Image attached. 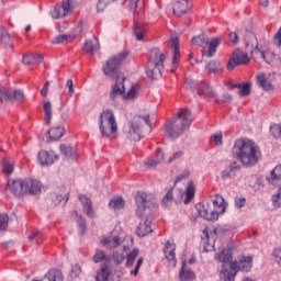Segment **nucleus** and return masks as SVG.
<instances>
[{
  "mask_svg": "<svg viewBox=\"0 0 281 281\" xmlns=\"http://www.w3.org/2000/svg\"><path fill=\"white\" fill-rule=\"evenodd\" d=\"M127 57L128 50H122L117 55L110 57L102 68L104 76H108V78H111L112 80L117 78V69H120V66L122 63H124V60H126Z\"/></svg>",
  "mask_w": 281,
  "mask_h": 281,
  "instance_id": "1a4fd4ad",
  "label": "nucleus"
},
{
  "mask_svg": "<svg viewBox=\"0 0 281 281\" xmlns=\"http://www.w3.org/2000/svg\"><path fill=\"white\" fill-rule=\"evenodd\" d=\"M10 33H8V30L5 27L0 25V41L4 44L8 45L10 43Z\"/></svg>",
  "mask_w": 281,
  "mask_h": 281,
  "instance_id": "3c124183",
  "label": "nucleus"
},
{
  "mask_svg": "<svg viewBox=\"0 0 281 281\" xmlns=\"http://www.w3.org/2000/svg\"><path fill=\"white\" fill-rule=\"evenodd\" d=\"M43 110L45 113V122L46 124H52V102L46 101L43 103Z\"/></svg>",
  "mask_w": 281,
  "mask_h": 281,
  "instance_id": "c03bdc74",
  "label": "nucleus"
},
{
  "mask_svg": "<svg viewBox=\"0 0 281 281\" xmlns=\"http://www.w3.org/2000/svg\"><path fill=\"white\" fill-rule=\"evenodd\" d=\"M2 166L4 175H12V172H14V161L4 159Z\"/></svg>",
  "mask_w": 281,
  "mask_h": 281,
  "instance_id": "49530a36",
  "label": "nucleus"
},
{
  "mask_svg": "<svg viewBox=\"0 0 281 281\" xmlns=\"http://www.w3.org/2000/svg\"><path fill=\"white\" fill-rule=\"evenodd\" d=\"M134 35L136 41H144V36L146 35V30L142 27L139 22L134 23Z\"/></svg>",
  "mask_w": 281,
  "mask_h": 281,
  "instance_id": "79ce46f5",
  "label": "nucleus"
},
{
  "mask_svg": "<svg viewBox=\"0 0 281 281\" xmlns=\"http://www.w3.org/2000/svg\"><path fill=\"white\" fill-rule=\"evenodd\" d=\"M142 265H144V257L138 258L135 268L130 271V274L134 276V278H137V276H139V269H142Z\"/></svg>",
  "mask_w": 281,
  "mask_h": 281,
  "instance_id": "603ef678",
  "label": "nucleus"
},
{
  "mask_svg": "<svg viewBox=\"0 0 281 281\" xmlns=\"http://www.w3.org/2000/svg\"><path fill=\"white\" fill-rule=\"evenodd\" d=\"M124 80H126V78L116 77V83L112 87V91L110 92V98H115V95H122V93H124L125 91Z\"/></svg>",
  "mask_w": 281,
  "mask_h": 281,
  "instance_id": "a878e982",
  "label": "nucleus"
},
{
  "mask_svg": "<svg viewBox=\"0 0 281 281\" xmlns=\"http://www.w3.org/2000/svg\"><path fill=\"white\" fill-rule=\"evenodd\" d=\"M194 194H196V186H194V182L189 181L187 184V188L184 190V204L188 205V203H190V201H192L194 199Z\"/></svg>",
  "mask_w": 281,
  "mask_h": 281,
  "instance_id": "2f4dec72",
  "label": "nucleus"
},
{
  "mask_svg": "<svg viewBox=\"0 0 281 281\" xmlns=\"http://www.w3.org/2000/svg\"><path fill=\"white\" fill-rule=\"evenodd\" d=\"M7 187L14 196H24L27 194V187H25V180H8Z\"/></svg>",
  "mask_w": 281,
  "mask_h": 281,
  "instance_id": "f8f14e48",
  "label": "nucleus"
},
{
  "mask_svg": "<svg viewBox=\"0 0 281 281\" xmlns=\"http://www.w3.org/2000/svg\"><path fill=\"white\" fill-rule=\"evenodd\" d=\"M135 203L137 206L136 216H138V218H142V216H144L146 207L148 206V194L146 192H137L135 196Z\"/></svg>",
  "mask_w": 281,
  "mask_h": 281,
  "instance_id": "2eb2a0df",
  "label": "nucleus"
},
{
  "mask_svg": "<svg viewBox=\"0 0 281 281\" xmlns=\"http://www.w3.org/2000/svg\"><path fill=\"white\" fill-rule=\"evenodd\" d=\"M243 65H249V55H247V53L240 50V48H236L227 65H226V69L228 71H233V69H236V67H240Z\"/></svg>",
  "mask_w": 281,
  "mask_h": 281,
  "instance_id": "9d476101",
  "label": "nucleus"
},
{
  "mask_svg": "<svg viewBox=\"0 0 281 281\" xmlns=\"http://www.w3.org/2000/svg\"><path fill=\"white\" fill-rule=\"evenodd\" d=\"M199 95H204L205 98H213L215 102L217 101L216 99V93H214V90L210 88V86L205 82H202L198 89Z\"/></svg>",
  "mask_w": 281,
  "mask_h": 281,
  "instance_id": "7c9ffc66",
  "label": "nucleus"
},
{
  "mask_svg": "<svg viewBox=\"0 0 281 281\" xmlns=\"http://www.w3.org/2000/svg\"><path fill=\"white\" fill-rule=\"evenodd\" d=\"M161 161H164V151L161 149H157L156 159L147 160V161H145V164L149 168H154V166L161 164Z\"/></svg>",
  "mask_w": 281,
  "mask_h": 281,
  "instance_id": "a19ab883",
  "label": "nucleus"
},
{
  "mask_svg": "<svg viewBox=\"0 0 281 281\" xmlns=\"http://www.w3.org/2000/svg\"><path fill=\"white\" fill-rule=\"evenodd\" d=\"M112 2L113 0H99L97 3L98 12H104V10H106V5H109Z\"/></svg>",
  "mask_w": 281,
  "mask_h": 281,
  "instance_id": "bf43d9fd",
  "label": "nucleus"
},
{
  "mask_svg": "<svg viewBox=\"0 0 281 281\" xmlns=\"http://www.w3.org/2000/svg\"><path fill=\"white\" fill-rule=\"evenodd\" d=\"M76 215H77V223L82 235L87 232V221H85L81 215H78V212H76Z\"/></svg>",
  "mask_w": 281,
  "mask_h": 281,
  "instance_id": "864d4df0",
  "label": "nucleus"
},
{
  "mask_svg": "<svg viewBox=\"0 0 281 281\" xmlns=\"http://www.w3.org/2000/svg\"><path fill=\"white\" fill-rule=\"evenodd\" d=\"M229 89H239L238 93L240 98H246V95H249L251 93V83L249 82L232 83L229 86Z\"/></svg>",
  "mask_w": 281,
  "mask_h": 281,
  "instance_id": "b1692460",
  "label": "nucleus"
},
{
  "mask_svg": "<svg viewBox=\"0 0 281 281\" xmlns=\"http://www.w3.org/2000/svg\"><path fill=\"white\" fill-rule=\"evenodd\" d=\"M139 93V88L137 86H132V88L126 93L125 98L127 100H135V97Z\"/></svg>",
  "mask_w": 281,
  "mask_h": 281,
  "instance_id": "6e6d98bb",
  "label": "nucleus"
},
{
  "mask_svg": "<svg viewBox=\"0 0 281 281\" xmlns=\"http://www.w3.org/2000/svg\"><path fill=\"white\" fill-rule=\"evenodd\" d=\"M148 234H153V222L150 220H145L138 224L136 236L144 238V236H148Z\"/></svg>",
  "mask_w": 281,
  "mask_h": 281,
  "instance_id": "412c9836",
  "label": "nucleus"
},
{
  "mask_svg": "<svg viewBox=\"0 0 281 281\" xmlns=\"http://www.w3.org/2000/svg\"><path fill=\"white\" fill-rule=\"evenodd\" d=\"M8 223H10V217L5 213H0V234L8 229Z\"/></svg>",
  "mask_w": 281,
  "mask_h": 281,
  "instance_id": "09e8293b",
  "label": "nucleus"
},
{
  "mask_svg": "<svg viewBox=\"0 0 281 281\" xmlns=\"http://www.w3.org/2000/svg\"><path fill=\"white\" fill-rule=\"evenodd\" d=\"M52 200L54 201L55 205H59V203H67L69 201V190L65 187H61L59 191L52 194Z\"/></svg>",
  "mask_w": 281,
  "mask_h": 281,
  "instance_id": "4be33fe9",
  "label": "nucleus"
},
{
  "mask_svg": "<svg viewBox=\"0 0 281 281\" xmlns=\"http://www.w3.org/2000/svg\"><path fill=\"white\" fill-rule=\"evenodd\" d=\"M171 52H172V71L178 67L181 60V52L179 50V37L171 36Z\"/></svg>",
  "mask_w": 281,
  "mask_h": 281,
  "instance_id": "6ab92c4d",
  "label": "nucleus"
},
{
  "mask_svg": "<svg viewBox=\"0 0 281 281\" xmlns=\"http://www.w3.org/2000/svg\"><path fill=\"white\" fill-rule=\"evenodd\" d=\"M257 85L263 89V91H273V85L267 81L265 74L257 75Z\"/></svg>",
  "mask_w": 281,
  "mask_h": 281,
  "instance_id": "e433bc0d",
  "label": "nucleus"
},
{
  "mask_svg": "<svg viewBox=\"0 0 281 281\" xmlns=\"http://www.w3.org/2000/svg\"><path fill=\"white\" fill-rule=\"evenodd\" d=\"M79 201L81 202L83 213L89 218L95 217V211H93V202H91V199L87 198V195H79Z\"/></svg>",
  "mask_w": 281,
  "mask_h": 281,
  "instance_id": "aec40b11",
  "label": "nucleus"
},
{
  "mask_svg": "<svg viewBox=\"0 0 281 281\" xmlns=\"http://www.w3.org/2000/svg\"><path fill=\"white\" fill-rule=\"evenodd\" d=\"M244 41L246 47H258V38L256 37V34L251 31H246L244 35Z\"/></svg>",
  "mask_w": 281,
  "mask_h": 281,
  "instance_id": "c9c22d12",
  "label": "nucleus"
},
{
  "mask_svg": "<svg viewBox=\"0 0 281 281\" xmlns=\"http://www.w3.org/2000/svg\"><path fill=\"white\" fill-rule=\"evenodd\" d=\"M213 209L210 203L198 204L195 207L199 212L201 218L204 221H218V216L221 214H225V210H227V203L223 195L215 194L212 199Z\"/></svg>",
  "mask_w": 281,
  "mask_h": 281,
  "instance_id": "7ed1b4c3",
  "label": "nucleus"
},
{
  "mask_svg": "<svg viewBox=\"0 0 281 281\" xmlns=\"http://www.w3.org/2000/svg\"><path fill=\"white\" fill-rule=\"evenodd\" d=\"M101 245H103V247H109L110 249H115V247L122 245V238L120 236L104 237L101 239Z\"/></svg>",
  "mask_w": 281,
  "mask_h": 281,
  "instance_id": "cd10ccee",
  "label": "nucleus"
},
{
  "mask_svg": "<svg viewBox=\"0 0 281 281\" xmlns=\"http://www.w3.org/2000/svg\"><path fill=\"white\" fill-rule=\"evenodd\" d=\"M162 251L166 260H168V262L175 267L177 265V254L175 252L177 251V245L175 241L167 240L164 245Z\"/></svg>",
  "mask_w": 281,
  "mask_h": 281,
  "instance_id": "4468645a",
  "label": "nucleus"
},
{
  "mask_svg": "<svg viewBox=\"0 0 281 281\" xmlns=\"http://www.w3.org/2000/svg\"><path fill=\"white\" fill-rule=\"evenodd\" d=\"M25 188H26V194H40L42 184L40 181L36 180H25Z\"/></svg>",
  "mask_w": 281,
  "mask_h": 281,
  "instance_id": "393cba45",
  "label": "nucleus"
},
{
  "mask_svg": "<svg viewBox=\"0 0 281 281\" xmlns=\"http://www.w3.org/2000/svg\"><path fill=\"white\" fill-rule=\"evenodd\" d=\"M71 0H66L61 4H56L53 12L52 16L53 19H63L71 12Z\"/></svg>",
  "mask_w": 281,
  "mask_h": 281,
  "instance_id": "dca6fc26",
  "label": "nucleus"
},
{
  "mask_svg": "<svg viewBox=\"0 0 281 281\" xmlns=\"http://www.w3.org/2000/svg\"><path fill=\"white\" fill-rule=\"evenodd\" d=\"M99 131L102 137L109 138L117 133V121L111 110H104L99 116Z\"/></svg>",
  "mask_w": 281,
  "mask_h": 281,
  "instance_id": "0eeeda50",
  "label": "nucleus"
},
{
  "mask_svg": "<svg viewBox=\"0 0 281 281\" xmlns=\"http://www.w3.org/2000/svg\"><path fill=\"white\" fill-rule=\"evenodd\" d=\"M45 278L48 281H63V272L52 269L46 273Z\"/></svg>",
  "mask_w": 281,
  "mask_h": 281,
  "instance_id": "37998d69",
  "label": "nucleus"
},
{
  "mask_svg": "<svg viewBox=\"0 0 281 281\" xmlns=\"http://www.w3.org/2000/svg\"><path fill=\"white\" fill-rule=\"evenodd\" d=\"M196 278V274L192 269L188 268L186 261L182 262V267L179 271V280L180 281H192Z\"/></svg>",
  "mask_w": 281,
  "mask_h": 281,
  "instance_id": "5701e85b",
  "label": "nucleus"
},
{
  "mask_svg": "<svg viewBox=\"0 0 281 281\" xmlns=\"http://www.w3.org/2000/svg\"><path fill=\"white\" fill-rule=\"evenodd\" d=\"M29 239H30V243L38 245V244H41V240H43V234H41V232H34L29 237Z\"/></svg>",
  "mask_w": 281,
  "mask_h": 281,
  "instance_id": "5fc2aeb1",
  "label": "nucleus"
},
{
  "mask_svg": "<svg viewBox=\"0 0 281 281\" xmlns=\"http://www.w3.org/2000/svg\"><path fill=\"white\" fill-rule=\"evenodd\" d=\"M139 256V248H134L132 251H130L126 255V262L125 267L127 269H131L135 265V260H137V257Z\"/></svg>",
  "mask_w": 281,
  "mask_h": 281,
  "instance_id": "58836bf2",
  "label": "nucleus"
},
{
  "mask_svg": "<svg viewBox=\"0 0 281 281\" xmlns=\"http://www.w3.org/2000/svg\"><path fill=\"white\" fill-rule=\"evenodd\" d=\"M144 126H150V116H134L131 124L124 130L126 138L131 139V142H139V139H142V131H144Z\"/></svg>",
  "mask_w": 281,
  "mask_h": 281,
  "instance_id": "39448f33",
  "label": "nucleus"
},
{
  "mask_svg": "<svg viewBox=\"0 0 281 281\" xmlns=\"http://www.w3.org/2000/svg\"><path fill=\"white\" fill-rule=\"evenodd\" d=\"M273 43L277 47L281 49V27L277 32V34L273 36Z\"/></svg>",
  "mask_w": 281,
  "mask_h": 281,
  "instance_id": "774afa93",
  "label": "nucleus"
},
{
  "mask_svg": "<svg viewBox=\"0 0 281 281\" xmlns=\"http://www.w3.org/2000/svg\"><path fill=\"white\" fill-rule=\"evenodd\" d=\"M231 269L233 271H243L244 273H247L251 271V268L254 267V258L246 257V256H239L237 261H229Z\"/></svg>",
  "mask_w": 281,
  "mask_h": 281,
  "instance_id": "9b49d317",
  "label": "nucleus"
},
{
  "mask_svg": "<svg viewBox=\"0 0 281 281\" xmlns=\"http://www.w3.org/2000/svg\"><path fill=\"white\" fill-rule=\"evenodd\" d=\"M210 74H216L217 71H221L223 67H221V61H211L205 67Z\"/></svg>",
  "mask_w": 281,
  "mask_h": 281,
  "instance_id": "de8ad7c7",
  "label": "nucleus"
},
{
  "mask_svg": "<svg viewBox=\"0 0 281 281\" xmlns=\"http://www.w3.org/2000/svg\"><path fill=\"white\" fill-rule=\"evenodd\" d=\"M233 155L247 168L256 166L262 159L260 147L249 138L236 139L233 146Z\"/></svg>",
  "mask_w": 281,
  "mask_h": 281,
  "instance_id": "f257e3e1",
  "label": "nucleus"
},
{
  "mask_svg": "<svg viewBox=\"0 0 281 281\" xmlns=\"http://www.w3.org/2000/svg\"><path fill=\"white\" fill-rule=\"evenodd\" d=\"M76 38V34H64L58 35L55 38L52 40V43L54 45H67V43H71Z\"/></svg>",
  "mask_w": 281,
  "mask_h": 281,
  "instance_id": "f704fd0d",
  "label": "nucleus"
},
{
  "mask_svg": "<svg viewBox=\"0 0 281 281\" xmlns=\"http://www.w3.org/2000/svg\"><path fill=\"white\" fill-rule=\"evenodd\" d=\"M270 133L274 137L281 136V125L280 124H273L270 126Z\"/></svg>",
  "mask_w": 281,
  "mask_h": 281,
  "instance_id": "0e129e2a",
  "label": "nucleus"
},
{
  "mask_svg": "<svg viewBox=\"0 0 281 281\" xmlns=\"http://www.w3.org/2000/svg\"><path fill=\"white\" fill-rule=\"evenodd\" d=\"M113 260L114 262H116V265H122L124 260H126V255H124V251L122 252L115 251L113 254Z\"/></svg>",
  "mask_w": 281,
  "mask_h": 281,
  "instance_id": "4d7b16f0",
  "label": "nucleus"
},
{
  "mask_svg": "<svg viewBox=\"0 0 281 281\" xmlns=\"http://www.w3.org/2000/svg\"><path fill=\"white\" fill-rule=\"evenodd\" d=\"M173 196H172V189L170 191H168L166 193V195L162 198V205H165V207H168V205H170V203H172L173 201Z\"/></svg>",
  "mask_w": 281,
  "mask_h": 281,
  "instance_id": "e2e57ef3",
  "label": "nucleus"
},
{
  "mask_svg": "<svg viewBox=\"0 0 281 281\" xmlns=\"http://www.w3.org/2000/svg\"><path fill=\"white\" fill-rule=\"evenodd\" d=\"M192 122H194V117H192L190 110L182 109L166 126L165 135L171 137V139H177V137L183 135L186 130L190 128Z\"/></svg>",
  "mask_w": 281,
  "mask_h": 281,
  "instance_id": "f03ea898",
  "label": "nucleus"
},
{
  "mask_svg": "<svg viewBox=\"0 0 281 281\" xmlns=\"http://www.w3.org/2000/svg\"><path fill=\"white\" fill-rule=\"evenodd\" d=\"M124 205H126V202L124 201V199H122L120 196L113 198L109 202V207L111 210H115V211L124 209Z\"/></svg>",
  "mask_w": 281,
  "mask_h": 281,
  "instance_id": "ea45409f",
  "label": "nucleus"
},
{
  "mask_svg": "<svg viewBox=\"0 0 281 281\" xmlns=\"http://www.w3.org/2000/svg\"><path fill=\"white\" fill-rule=\"evenodd\" d=\"M247 200L245 198H235V207L240 210V207H245Z\"/></svg>",
  "mask_w": 281,
  "mask_h": 281,
  "instance_id": "338daca9",
  "label": "nucleus"
},
{
  "mask_svg": "<svg viewBox=\"0 0 281 281\" xmlns=\"http://www.w3.org/2000/svg\"><path fill=\"white\" fill-rule=\"evenodd\" d=\"M211 142H214L215 146L223 145V133L217 132L211 136Z\"/></svg>",
  "mask_w": 281,
  "mask_h": 281,
  "instance_id": "13d9d810",
  "label": "nucleus"
},
{
  "mask_svg": "<svg viewBox=\"0 0 281 281\" xmlns=\"http://www.w3.org/2000/svg\"><path fill=\"white\" fill-rule=\"evenodd\" d=\"M22 61L24 65H40L43 61V55L27 54L23 56Z\"/></svg>",
  "mask_w": 281,
  "mask_h": 281,
  "instance_id": "473e14b6",
  "label": "nucleus"
},
{
  "mask_svg": "<svg viewBox=\"0 0 281 281\" xmlns=\"http://www.w3.org/2000/svg\"><path fill=\"white\" fill-rule=\"evenodd\" d=\"M271 201L274 207H281V187L279 188L278 193L272 195Z\"/></svg>",
  "mask_w": 281,
  "mask_h": 281,
  "instance_id": "680f3d73",
  "label": "nucleus"
},
{
  "mask_svg": "<svg viewBox=\"0 0 281 281\" xmlns=\"http://www.w3.org/2000/svg\"><path fill=\"white\" fill-rule=\"evenodd\" d=\"M98 49H100V42H98L95 37L86 41L83 46V52H86V54H91L93 56Z\"/></svg>",
  "mask_w": 281,
  "mask_h": 281,
  "instance_id": "bb28decb",
  "label": "nucleus"
},
{
  "mask_svg": "<svg viewBox=\"0 0 281 281\" xmlns=\"http://www.w3.org/2000/svg\"><path fill=\"white\" fill-rule=\"evenodd\" d=\"M106 258V252L101 249H97L94 252V256L92 257V261L98 265V262H102V260H105Z\"/></svg>",
  "mask_w": 281,
  "mask_h": 281,
  "instance_id": "8fccbe9b",
  "label": "nucleus"
},
{
  "mask_svg": "<svg viewBox=\"0 0 281 281\" xmlns=\"http://www.w3.org/2000/svg\"><path fill=\"white\" fill-rule=\"evenodd\" d=\"M37 161L41 164V166H52L54 161H58V155L52 150H41L37 154Z\"/></svg>",
  "mask_w": 281,
  "mask_h": 281,
  "instance_id": "f3484780",
  "label": "nucleus"
},
{
  "mask_svg": "<svg viewBox=\"0 0 281 281\" xmlns=\"http://www.w3.org/2000/svg\"><path fill=\"white\" fill-rule=\"evenodd\" d=\"M190 10H192V2L188 0H178L173 3V14H176V16L188 14Z\"/></svg>",
  "mask_w": 281,
  "mask_h": 281,
  "instance_id": "a211bd4d",
  "label": "nucleus"
},
{
  "mask_svg": "<svg viewBox=\"0 0 281 281\" xmlns=\"http://www.w3.org/2000/svg\"><path fill=\"white\" fill-rule=\"evenodd\" d=\"M111 278V268L106 265H102L95 273V281H109Z\"/></svg>",
  "mask_w": 281,
  "mask_h": 281,
  "instance_id": "c85d7f7f",
  "label": "nucleus"
},
{
  "mask_svg": "<svg viewBox=\"0 0 281 281\" xmlns=\"http://www.w3.org/2000/svg\"><path fill=\"white\" fill-rule=\"evenodd\" d=\"M251 56H252V58H255V60H265L268 64L271 63V60H269L271 53H265V52L258 49V46L255 47V49L251 52Z\"/></svg>",
  "mask_w": 281,
  "mask_h": 281,
  "instance_id": "4c0bfd02",
  "label": "nucleus"
},
{
  "mask_svg": "<svg viewBox=\"0 0 281 281\" xmlns=\"http://www.w3.org/2000/svg\"><path fill=\"white\" fill-rule=\"evenodd\" d=\"M190 177V170L184 169L175 180V183H181V181H184V179H188Z\"/></svg>",
  "mask_w": 281,
  "mask_h": 281,
  "instance_id": "69168bd1",
  "label": "nucleus"
},
{
  "mask_svg": "<svg viewBox=\"0 0 281 281\" xmlns=\"http://www.w3.org/2000/svg\"><path fill=\"white\" fill-rule=\"evenodd\" d=\"M272 258L274 260V262L281 267V247L279 248H274L272 251Z\"/></svg>",
  "mask_w": 281,
  "mask_h": 281,
  "instance_id": "052dcab7",
  "label": "nucleus"
},
{
  "mask_svg": "<svg viewBox=\"0 0 281 281\" xmlns=\"http://www.w3.org/2000/svg\"><path fill=\"white\" fill-rule=\"evenodd\" d=\"M192 43L198 47H203L201 49L202 56L212 58L216 54V48L221 45V38L214 37L210 41L205 34H201L193 37Z\"/></svg>",
  "mask_w": 281,
  "mask_h": 281,
  "instance_id": "6e6552de",
  "label": "nucleus"
},
{
  "mask_svg": "<svg viewBox=\"0 0 281 281\" xmlns=\"http://www.w3.org/2000/svg\"><path fill=\"white\" fill-rule=\"evenodd\" d=\"M164 60H166V54L161 53L159 48H153L150 50V59L146 70L148 78L151 80L161 78L164 74Z\"/></svg>",
  "mask_w": 281,
  "mask_h": 281,
  "instance_id": "20e7f679",
  "label": "nucleus"
},
{
  "mask_svg": "<svg viewBox=\"0 0 281 281\" xmlns=\"http://www.w3.org/2000/svg\"><path fill=\"white\" fill-rule=\"evenodd\" d=\"M59 150L66 159H77L78 158V153L76 151V148L69 146V145H64L61 144L59 146Z\"/></svg>",
  "mask_w": 281,
  "mask_h": 281,
  "instance_id": "c756f323",
  "label": "nucleus"
},
{
  "mask_svg": "<svg viewBox=\"0 0 281 281\" xmlns=\"http://www.w3.org/2000/svg\"><path fill=\"white\" fill-rule=\"evenodd\" d=\"M47 133L49 136V140L56 142L65 135V127H63V126L52 127Z\"/></svg>",
  "mask_w": 281,
  "mask_h": 281,
  "instance_id": "72a5a7b5",
  "label": "nucleus"
},
{
  "mask_svg": "<svg viewBox=\"0 0 281 281\" xmlns=\"http://www.w3.org/2000/svg\"><path fill=\"white\" fill-rule=\"evenodd\" d=\"M270 180L272 183L281 182V165L274 167V169L270 173Z\"/></svg>",
  "mask_w": 281,
  "mask_h": 281,
  "instance_id": "a18cd8bd",
  "label": "nucleus"
},
{
  "mask_svg": "<svg viewBox=\"0 0 281 281\" xmlns=\"http://www.w3.org/2000/svg\"><path fill=\"white\" fill-rule=\"evenodd\" d=\"M215 260L222 263V271L220 272V279L222 281H235L236 270L232 269V251L223 249L221 252L215 254Z\"/></svg>",
  "mask_w": 281,
  "mask_h": 281,
  "instance_id": "423d86ee",
  "label": "nucleus"
},
{
  "mask_svg": "<svg viewBox=\"0 0 281 281\" xmlns=\"http://www.w3.org/2000/svg\"><path fill=\"white\" fill-rule=\"evenodd\" d=\"M5 100H16L18 102H23V100H25V94L21 90H12L0 87V102H5Z\"/></svg>",
  "mask_w": 281,
  "mask_h": 281,
  "instance_id": "ddd939ff",
  "label": "nucleus"
}]
</instances>
